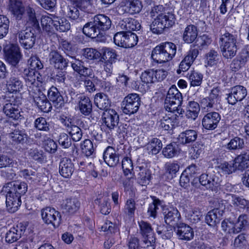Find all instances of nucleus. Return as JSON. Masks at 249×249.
Segmentation results:
<instances>
[{
  "instance_id": "1",
  "label": "nucleus",
  "mask_w": 249,
  "mask_h": 249,
  "mask_svg": "<svg viewBox=\"0 0 249 249\" xmlns=\"http://www.w3.org/2000/svg\"><path fill=\"white\" fill-rule=\"evenodd\" d=\"M27 15V26L24 30L17 32L16 37L18 38L20 44L24 48L30 49L33 48L35 44L36 35L39 33L40 28L34 9L31 7L28 8Z\"/></svg>"
},
{
  "instance_id": "2",
  "label": "nucleus",
  "mask_w": 249,
  "mask_h": 249,
  "mask_svg": "<svg viewBox=\"0 0 249 249\" xmlns=\"http://www.w3.org/2000/svg\"><path fill=\"white\" fill-rule=\"evenodd\" d=\"M162 5H156L151 9L150 17H156L150 25V30L154 34H160L166 28L175 24V15L170 12H165Z\"/></svg>"
},
{
  "instance_id": "3",
  "label": "nucleus",
  "mask_w": 249,
  "mask_h": 249,
  "mask_svg": "<svg viewBox=\"0 0 249 249\" xmlns=\"http://www.w3.org/2000/svg\"><path fill=\"white\" fill-rule=\"evenodd\" d=\"M111 23L110 18L105 15H96L84 25L83 33L91 38L100 37L110 28Z\"/></svg>"
},
{
  "instance_id": "4",
  "label": "nucleus",
  "mask_w": 249,
  "mask_h": 249,
  "mask_svg": "<svg viewBox=\"0 0 249 249\" xmlns=\"http://www.w3.org/2000/svg\"><path fill=\"white\" fill-rule=\"evenodd\" d=\"M177 47L172 42H166L156 46L152 51L151 57L156 62L165 63L171 60L175 56Z\"/></svg>"
},
{
  "instance_id": "5",
  "label": "nucleus",
  "mask_w": 249,
  "mask_h": 249,
  "mask_svg": "<svg viewBox=\"0 0 249 249\" xmlns=\"http://www.w3.org/2000/svg\"><path fill=\"white\" fill-rule=\"evenodd\" d=\"M182 102V96L180 92L175 85H172L168 91L164 101V107L171 112H176L179 115L184 112L181 107Z\"/></svg>"
},
{
  "instance_id": "6",
  "label": "nucleus",
  "mask_w": 249,
  "mask_h": 249,
  "mask_svg": "<svg viewBox=\"0 0 249 249\" xmlns=\"http://www.w3.org/2000/svg\"><path fill=\"white\" fill-rule=\"evenodd\" d=\"M236 38V36L228 32L221 36L220 49L222 55L225 58L231 59L236 55L237 50Z\"/></svg>"
},
{
  "instance_id": "7",
  "label": "nucleus",
  "mask_w": 249,
  "mask_h": 249,
  "mask_svg": "<svg viewBox=\"0 0 249 249\" xmlns=\"http://www.w3.org/2000/svg\"><path fill=\"white\" fill-rule=\"evenodd\" d=\"M138 37L131 32L122 31L116 33L114 36L115 44L123 48L133 47L137 44Z\"/></svg>"
},
{
  "instance_id": "8",
  "label": "nucleus",
  "mask_w": 249,
  "mask_h": 249,
  "mask_svg": "<svg viewBox=\"0 0 249 249\" xmlns=\"http://www.w3.org/2000/svg\"><path fill=\"white\" fill-rule=\"evenodd\" d=\"M141 102V98L138 94H128L124 99L122 103L123 112L126 114H131L137 112Z\"/></svg>"
},
{
  "instance_id": "9",
  "label": "nucleus",
  "mask_w": 249,
  "mask_h": 249,
  "mask_svg": "<svg viewBox=\"0 0 249 249\" xmlns=\"http://www.w3.org/2000/svg\"><path fill=\"white\" fill-rule=\"evenodd\" d=\"M21 74L17 68H14L9 79L6 81V88L9 92L17 93L21 91L23 88V83L19 75Z\"/></svg>"
},
{
  "instance_id": "10",
  "label": "nucleus",
  "mask_w": 249,
  "mask_h": 249,
  "mask_svg": "<svg viewBox=\"0 0 249 249\" xmlns=\"http://www.w3.org/2000/svg\"><path fill=\"white\" fill-rule=\"evenodd\" d=\"M220 176L218 172L209 171L206 173L201 174L199 178V181L202 185L213 190L219 185L221 181Z\"/></svg>"
},
{
  "instance_id": "11",
  "label": "nucleus",
  "mask_w": 249,
  "mask_h": 249,
  "mask_svg": "<svg viewBox=\"0 0 249 249\" xmlns=\"http://www.w3.org/2000/svg\"><path fill=\"white\" fill-rule=\"evenodd\" d=\"M3 51L6 60L12 66L16 67L22 56L18 46L10 44L4 48Z\"/></svg>"
},
{
  "instance_id": "12",
  "label": "nucleus",
  "mask_w": 249,
  "mask_h": 249,
  "mask_svg": "<svg viewBox=\"0 0 249 249\" xmlns=\"http://www.w3.org/2000/svg\"><path fill=\"white\" fill-rule=\"evenodd\" d=\"M103 125L106 127L107 132L111 131L119 124V116L117 112L112 109L105 110L102 116Z\"/></svg>"
},
{
  "instance_id": "13",
  "label": "nucleus",
  "mask_w": 249,
  "mask_h": 249,
  "mask_svg": "<svg viewBox=\"0 0 249 249\" xmlns=\"http://www.w3.org/2000/svg\"><path fill=\"white\" fill-rule=\"evenodd\" d=\"M41 216L46 224H52L54 227H58L61 223V216L60 213L51 207L43 209L41 211Z\"/></svg>"
},
{
  "instance_id": "14",
  "label": "nucleus",
  "mask_w": 249,
  "mask_h": 249,
  "mask_svg": "<svg viewBox=\"0 0 249 249\" xmlns=\"http://www.w3.org/2000/svg\"><path fill=\"white\" fill-rule=\"evenodd\" d=\"M247 91L245 87L238 85L231 89V92L227 95V100L229 104L235 105L238 101H241L247 96Z\"/></svg>"
},
{
  "instance_id": "15",
  "label": "nucleus",
  "mask_w": 249,
  "mask_h": 249,
  "mask_svg": "<svg viewBox=\"0 0 249 249\" xmlns=\"http://www.w3.org/2000/svg\"><path fill=\"white\" fill-rule=\"evenodd\" d=\"M163 214L165 222L174 228L180 221L181 215L177 208L170 207L163 209Z\"/></svg>"
},
{
  "instance_id": "16",
  "label": "nucleus",
  "mask_w": 249,
  "mask_h": 249,
  "mask_svg": "<svg viewBox=\"0 0 249 249\" xmlns=\"http://www.w3.org/2000/svg\"><path fill=\"white\" fill-rule=\"evenodd\" d=\"M5 191L7 192L6 196L7 209L9 212L14 213L18 210L21 205V197L7 189H5Z\"/></svg>"
},
{
  "instance_id": "17",
  "label": "nucleus",
  "mask_w": 249,
  "mask_h": 249,
  "mask_svg": "<svg viewBox=\"0 0 249 249\" xmlns=\"http://www.w3.org/2000/svg\"><path fill=\"white\" fill-rule=\"evenodd\" d=\"M221 119L218 112H211L206 114L202 121L203 126L207 129L213 130L217 126V124Z\"/></svg>"
},
{
  "instance_id": "18",
  "label": "nucleus",
  "mask_w": 249,
  "mask_h": 249,
  "mask_svg": "<svg viewBox=\"0 0 249 249\" xmlns=\"http://www.w3.org/2000/svg\"><path fill=\"white\" fill-rule=\"evenodd\" d=\"M174 228L178 238L180 240H190L194 237L193 229L184 223L180 222Z\"/></svg>"
},
{
  "instance_id": "19",
  "label": "nucleus",
  "mask_w": 249,
  "mask_h": 249,
  "mask_svg": "<svg viewBox=\"0 0 249 249\" xmlns=\"http://www.w3.org/2000/svg\"><path fill=\"white\" fill-rule=\"evenodd\" d=\"M50 63L55 69L63 70L65 69L68 65L69 60L64 58L57 51H52L49 54Z\"/></svg>"
},
{
  "instance_id": "20",
  "label": "nucleus",
  "mask_w": 249,
  "mask_h": 249,
  "mask_svg": "<svg viewBox=\"0 0 249 249\" xmlns=\"http://www.w3.org/2000/svg\"><path fill=\"white\" fill-rule=\"evenodd\" d=\"M25 229L26 227L21 223L11 228L6 233L5 241L10 244L17 241L21 238Z\"/></svg>"
},
{
  "instance_id": "21",
  "label": "nucleus",
  "mask_w": 249,
  "mask_h": 249,
  "mask_svg": "<svg viewBox=\"0 0 249 249\" xmlns=\"http://www.w3.org/2000/svg\"><path fill=\"white\" fill-rule=\"evenodd\" d=\"M29 7H27L26 9ZM9 9L15 17L16 19H21L26 15V20H28L27 9H25L19 0H9Z\"/></svg>"
},
{
  "instance_id": "22",
  "label": "nucleus",
  "mask_w": 249,
  "mask_h": 249,
  "mask_svg": "<svg viewBox=\"0 0 249 249\" xmlns=\"http://www.w3.org/2000/svg\"><path fill=\"white\" fill-rule=\"evenodd\" d=\"M4 188L21 197L27 192L28 186L24 182L13 181L6 183Z\"/></svg>"
},
{
  "instance_id": "23",
  "label": "nucleus",
  "mask_w": 249,
  "mask_h": 249,
  "mask_svg": "<svg viewBox=\"0 0 249 249\" xmlns=\"http://www.w3.org/2000/svg\"><path fill=\"white\" fill-rule=\"evenodd\" d=\"M34 101L38 108L44 112H48L51 111L52 106L48 100L46 95L38 90V93L33 96Z\"/></svg>"
},
{
  "instance_id": "24",
  "label": "nucleus",
  "mask_w": 249,
  "mask_h": 249,
  "mask_svg": "<svg viewBox=\"0 0 249 249\" xmlns=\"http://www.w3.org/2000/svg\"><path fill=\"white\" fill-rule=\"evenodd\" d=\"M67 132L70 135L73 141L78 142L82 137V132L81 128L74 124L70 120L66 119L63 122Z\"/></svg>"
},
{
  "instance_id": "25",
  "label": "nucleus",
  "mask_w": 249,
  "mask_h": 249,
  "mask_svg": "<svg viewBox=\"0 0 249 249\" xmlns=\"http://www.w3.org/2000/svg\"><path fill=\"white\" fill-rule=\"evenodd\" d=\"M105 162L110 167L116 166L119 162V155L112 147L108 146L104 152Z\"/></svg>"
},
{
  "instance_id": "26",
  "label": "nucleus",
  "mask_w": 249,
  "mask_h": 249,
  "mask_svg": "<svg viewBox=\"0 0 249 249\" xmlns=\"http://www.w3.org/2000/svg\"><path fill=\"white\" fill-rule=\"evenodd\" d=\"M178 117L177 114L173 115L171 116L166 115L160 121V127L164 130H172L178 124Z\"/></svg>"
},
{
  "instance_id": "27",
  "label": "nucleus",
  "mask_w": 249,
  "mask_h": 249,
  "mask_svg": "<svg viewBox=\"0 0 249 249\" xmlns=\"http://www.w3.org/2000/svg\"><path fill=\"white\" fill-rule=\"evenodd\" d=\"M73 61H71V66L72 69L81 76L84 77H91L93 74L92 69L90 67H86L83 65V62L81 60L75 58H72Z\"/></svg>"
},
{
  "instance_id": "28",
  "label": "nucleus",
  "mask_w": 249,
  "mask_h": 249,
  "mask_svg": "<svg viewBox=\"0 0 249 249\" xmlns=\"http://www.w3.org/2000/svg\"><path fill=\"white\" fill-rule=\"evenodd\" d=\"M48 97L56 108H60L64 106L63 98L56 87L52 86L50 88L48 91Z\"/></svg>"
},
{
  "instance_id": "29",
  "label": "nucleus",
  "mask_w": 249,
  "mask_h": 249,
  "mask_svg": "<svg viewBox=\"0 0 249 249\" xmlns=\"http://www.w3.org/2000/svg\"><path fill=\"white\" fill-rule=\"evenodd\" d=\"M139 172L137 175L138 183L142 186H146L150 182L152 174L147 165L139 166Z\"/></svg>"
},
{
  "instance_id": "30",
  "label": "nucleus",
  "mask_w": 249,
  "mask_h": 249,
  "mask_svg": "<svg viewBox=\"0 0 249 249\" xmlns=\"http://www.w3.org/2000/svg\"><path fill=\"white\" fill-rule=\"evenodd\" d=\"M74 171L73 164L71 159L64 158L59 164V173L64 178L70 177Z\"/></svg>"
},
{
  "instance_id": "31",
  "label": "nucleus",
  "mask_w": 249,
  "mask_h": 249,
  "mask_svg": "<svg viewBox=\"0 0 249 249\" xmlns=\"http://www.w3.org/2000/svg\"><path fill=\"white\" fill-rule=\"evenodd\" d=\"M237 168L243 170L249 167V149L242 151L234 160Z\"/></svg>"
},
{
  "instance_id": "32",
  "label": "nucleus",
  "mask_w": 249,
  "mask_h": 249,
  "mask_svg": "<svg viewBox=\"0 0 249 249\" xmlns=\"http://www.w3.org/2000/svg\"><path fill=\"white\" fill-rule=\"evenodd\" d=\"M78 107L80 112L85 116L89 115L92 111V103L88 97L80 95L78 97Z\"/></svg>"
},
{
  "instance_id": "33",
  "label": "nucleus",
  "mask_w": 249,
  "mask_h": 249,
  "mask_svg": "<svg viewBox=\"0 0 249 249\" xmlns=\"http://www.w3.org/2000/svg\"><path fill=\"white\" fill-rule=\"evenodd\" d=\"M6 105L3 106V111L9 118L15 120H21L23 117L21 114L19 106Z\"/></svg>"
},
{
  "instance_id": "34",
  "label": "nucleus",
  "mask_w": 249,
  "mask_h": 249,
  "mask_svg": "<svg viewBox=\"0 0 249 249\" xmlns=\"http://www.w3.org/2000/svg\"><path fill=\"white\" fill-rule=\"evenodd\" d=\"M227 198L230 205L241 209L247 208L249 203V201L243 197L234 194L227 195Z\"/></svg>"
},
{
  "instance_id": "35",
  "label": "nucleus",
  "mask_w": 249,
  "mask_h": 249,
  "mask_svg": "<svg viewBox=\"0 0 249 249\" xmlns=\"http://www.w3.org/2000/svg\"><path fill=\"white\" fill-rule=\"evenodd\" d=\"M94 103L100 109L108 110L110 106V101L108 96L103 93H97L94 97Z\"/></svg>"
},
{
  "instance_id": "36",
  "label": "nucleus",
  "mask_w": 249,
  "mask_h": 249,
  "mask_svg": "<svg viewBox=\"0 0 249 249\" xmlns=\"http://www.w3.org/2000/svg\"><path fill=\"white\" fill-rule=\"evenodd\" d=\"M197 35V27L194 25H189L184 30L183 39L186 43H191L196 40Z\"/></svg>"
},
{
  "instance_id": "37",
  "label": "nucleus",
  "mask_w": 249,
  "mask_h": 249,
  "mask_svg": "<svg viewBox=\"0 0 249 249\" xmlns=\"http://www.w3.org/2000/svg\"><path fill=\"white\" fill-rule=\"evenodd\" d=\"M197 137V132L192 129L181 132L178 136L179 142L182 144H188L195 142Z\"/></svg>"
},
{
  "instance_id": "38",
  "label": "nucleus",
  "mask_w": 249,
  "mask_h": 249,
  "mask_svg": "<svg viewBox=\"0 0 249 249\" xmlns=\"http://www.w3.org/2000/svg\"><path fill=\"white\" fill-rule=\"evenodd\" d=\"M80 206L79 202L75 199H67L62 204L64 213L72 214L76 212Z\"/></svg>"
},
{
  "instance_id": "39",
  "label": "nucleus",
  "mask_w": 249,
  "mask_h": 249,
  "mask_svg": "<svg viewBox=\"0 0 249 249\" xmlns=\"http://www.w3.org/2000/svg\"><path fill=\"white\" fill-rule=\"evenodd\" d=\"M121 27L122 29L126 30L125 32H131V31L139 30L141 25L135 19L126 18L122 21Z\"/></svg>"
},
{
  "instance_id": "40",
  "label": "nucleus",
  "mask_w": 249,
  "mask_h": 249,
  "mask_svg": "<svg viewBox=\"0 0 249 249\" xmlns=\"http://www.w3.org/2000/svg\"><path fill=\"white\" fill-rule=\"evenodd\" d=\"M54 28L60 32H65L71 28L69 21L65 18H60L55 16L54 20Z\"/></svg>"
},
{
  "instance_id": "41",
  "label": "nucleus",
  "mask_w": 249,
  "mask_h": 249,
  "mask_svg": "<svg viewBox=\"0 0 249 249\" xmlns=\"http://www.w3.org/2000/svg\"><path fill=\"white\" fill-rule=\"evenodd\" d=\"M245 146L243 139L235 137L231 140L230 142L225 145V147L230 150H235L243 149Z\"/></svg>"
},
{
  "instance_id": "42",
  "label": "nucleus",
  "mask_w": 249,
  "mask_h": 249,
  "mask_svg": "<svg viewBox=\"0 0 249 249\" xmlns=\"http://www.w3.org/2000/svg\"><path fill=\"white\" fill-rule=\"evenodd\" d=\"M147 149L152 155L158 154L162 147L161 141L157 138H153L146 145Z\"/></svg>"
},
{
  "instance_id": "43",
  "label": "nucleus",
  "mask_w": 249,
  "mask_h": 249,
  "mask_svg": "<svg viewBox=\"0 0 249 249\" xmlns=\"http://www.w3.org/2000/svg\"><path fill=\"white\" fill-rule=\"evenodd\" d=\"M36 71L34 70L29 68H26L24 69L20 77L24 78L27 85H33L36 82Z\"/></svg>"
},
{
  "instance_id": "44",
  "label": "nucleus",
  "mask_w": 249,
  "mask_h": 249,
  "mask_svg": "<svg viewBox=\"0 0 249 249\" xmlns=\"http://www.w3.org/2000/svg\"><path fill=\"white\" fill-rule=\"evenodd\" d=\"M13 93L9 92L5 95L3 106L11 105L12 106H20L21 104V97Z\"/></svg>"
},
{
  "instance_id": "45",
  "label": "nucleus",
  "mask_w": 249,
  "mask_h": 249,
  "mask_svg": "<svg viewBox=\"0 0 249 249\" xmlns=\"http://www.w3.org/2000/svg\"><path fill=\"white\" fill-rule=\"evenodd\" d=\"M222 230L230 234L240 232V228H237V224L229 220H224L221 223Z\"/></svg>"
},
{
  "instance_id": "46",
  "label": "nucleus",
  "mask_w": 249,
  "mask_h": 249,
  "mask_svg": "<svg viewBox=\"0 0 249 249\" xmlns=\"http://www.w3.org/2000/svg\"><path fill=\"white\" fill-rule=\"evenodd\" d=\"M102 50V58L105 62L114 63L116 61L117 55L115 50L108 48H103Z\"/></svg>"
},
{
  "instance_id": "47",
  "label": "nucleus",
  "mask_w": 249,
  "mask_h": 249,
  "mask_svg": "<svg viewBox=\"0 0 249 249\" xmlns=\"http://www.w3.org/2000/svg\"><path fill=\"white\" fill-rule=\"evenodd\" d=\"M178 147L176 143H172L167 145L162 150L165 157L171 158L178 153Z\"/></svg>"
},
{
  "instance_id": "48",
  "label": "nucleus",
  "mask_w": 249,
  "mask_h": 249,
  "mask_svg": "<svg viewBox=\"0 0 249 249\" xmlns=\"http://www.w3.org/2000/svg\"><path fill=\"white\" fill-rule=\"evenodd\" d=\"M188 77L191 86H198L201 85L203 79V75L200 73L195 71H191L188 73Z\"/></svg>"
},
{
  "instance_id": "49",
  "label": "nucleus",
  "mask_w": 249,
  "mask_h": 249,
  "mask_svg": "<svg viewBox=\"0 0 249 249\" xmlns=\"http://www.w3.org/2000/svg\"><path fill=\"white\" fill-rule=\"evenodd\" d=\"M218 213L219 211L217 209H214L208 213L205 216V221L209 225L214 226L219 222L217 216Z\"/></svg>"
},
{
  "instance_id": "50",
  "label": "nucleus",
  "mask_w": 249,
  "mask_h": 249,
  "mask_svg": "<svg viewBox=\"0 0 249 249\" xmlns=\"http://www.w3.org/2000/svg\"><path fill=\"white\" fill-rule=\"evenodd\" d=\"M9 137L16 143L21 144L25 143L27 139V135L19 130H15L14 132L10 133Z\"/></svg>"
},
{
  "instance_id": "51",
  "label": "nucleus",
  "mask_w": 249,
  "mask_h": 249,
  "mask_svg": "<svg viewBox=\"0 0 249 249\" xmlns=\"http://www.w3.org/2000/svg\"><path fill=\"white\" fill-rule=\"evenodd\" d=\"M28 154L30 158L39 162H42L44 159L43 151L36 147L30 148L28 151Z\"/></svg>"
},
{
  "instance_id": "52",
  "label": "nucleus",
  "mask_w": 249,
  "mask_h": 249,
  "mask_svg": "<svg viewBox=\"0 0 249 249\" xmlns=\"http://www.w3.org/2000/svg\"><path fill=\"white\" fill-rule=\"evenodd\" d=\"M207 64L210 66H213L217 64L220 58V56L217 52L211 50L205 55Z\"/></svg>"
},
{
  "instance_id": "53",
  "label": "nucleus",
  "mask_w": 249,
  "mask_h": 249,
  "mask_svg": "<svg viewBox=\"0 0 249 249\" xmlns=\"http://www.w3.org/2000/svg\"><path fill=\"white\" fill-rule=\"evenodd\" d=\"M9 19L5 16L0 15V39L4 37L8 33Z\"/></svg>"
},
{
  "instance_id": "54",
  "label": "nucleus",
  "mask_w": 249,
  "mask_h": 249,
  "mask_svg": "<svg viewBox=\"0 0 249 249\" xmlns=\"http://www.w3.org/2000/svg\"><path fill=\"white\" fill-rule=\"evenodd\" d=\"M83 153L87 157H89L94 153V149L92 142L89 139L85 140L81 145Z\"/></svg>"
},
{
  "instance_id": "55",
  "label": "nucleus",
  "mask_w": 249,
  "mask_h": 249,
  "mask_svg": "<svg viewBox=\"0 0 249 249\" xmlns=\"http://www.w3.org/2000/svg\"><path fill=\"white\" fill-rule=\"evenodd\" d=\"M235 162H224L218 165V168L221 172L225 175H230L236 170V167L234 166Z\"/></svg>"
},
{
  "instance_id": "56",
  "label": "nucleus",
  "mask_w": 249,
  "mask_h": 249,
  "mask_svg": "<svg viewBox=\"0 0 249 249\" xmlns=\"http://www.w3.org/2000/svg\"><path fill=\"white\" fill-rule=\"evenodd\" d=\"M154 73L153 70H148L144 71L141 76L142 82L145 84H151L156 82V78L154 76Z\"/></svg>"
},
{
  "instance_id": "57",
  "label": "nucleus",
  "mask_w": 249,
  "mask_h": 249,
  "mask_svg": "<svg viewBox=\"0 0 249 249\" xmlns=\"http://www.w3.org/2000/svg\"><path fill=\"white\" fill-rule=\"evenodd\" d=\"M128 8V12L131 14H138L140 12L142 5L140 0H132L129 1Z\"/></svg>"
},
{
  "instance_id": "58",
  "label": "nucleus",
  "mask_w": 249,
  "mask_h": 249,
  "mask_svg": "<svg viewBox=\"0 0 249 249\" xmlns=\"http://www.w3.org/2000/svg\"><path fill=\"white\" fill-rule=\"evenodd\" d=\"M139 226L141 229V232L144 237H149L153 236V230L150 224L142 221L139 223Z\"/></svg>"
},
{
  "instance_id": "59",
  "label": "nucleus",
  "mask_w": 249,
  "mask_h": 249,
  "mask_svg": "<svg viewBox=\"0 0 249 249\" xmlns=\"http://www.w3.org/2000/svg\"><path fill=\"white\" fill-rule=\"evenodd\" d=\"M35 126L39 130L46 132L50 130V124L47 122L46 119L43 117L38 118L35 120Z\"/></svg>"
},
{
  "instance_id": "60",
  "label": "nucleus",
  "mask_w": 249,
  "mask_h": 249,
  "mask_svg": "<svg viewBox=\"0 0 249 249\" xmlns=\"http://www.w3.org/2000/svg\"><path fill=\"white\" fill-rule=\"evenodd\" d=\"M152 198L153 202L149 205L147 213L150 216L155 218L157 215V212L155 210V205H162L163 201L157 198L156 196H152Z\"/></svg>"
},
{
  "instance_id": "61",
  "label": "nucleus",
  "mask_w": 249,
  "mask_h": 249,
  "mask_svg": "<svg viewBox=\"0 0 249 249\" xmlns=\"http://www.w3.org/2000/svg\"><path fill=\"white\" fill-rule=\"evenodd\" d=\"M28 64L30 65V69L34 70H40L43 68V65L41 63L39 58L36 55H32L28 61Z\"/></svg>"
},
{
  "instance_id": "62",
  "label": "nucleus",
  "mask_w": 249,
  "mask_h": 249,
  "mask_svg": "<svg viewBox=\"0 0 249 249\" xmlns=\"http://www.w3.org/2000/svg\"><path fill=\"white\" fill-rule=\"evenodd\" d=\"M122 166L124 174L125 176L131 173V171H133V165L132 160L128 157H125L123 159L122 161Z\"/></svg>"
},
{
  "instance_id": "63",
  "label": "nucleus",
  "mask_w": 249,
  "mask_h": 249,
  "mask_svg": "<svg viewBox=\"0 0 249 249\" xmlns=\"http://www.w3.org/2000/svg\"><path fill=\"white\" fill-rule=\"evenodd\" d=\"M247 236L245 234H239L234 239V246L235 247L243 248L248 244Z\"/></svg>"
},
{
  "instance_id": "64",
  "label": "nucleus",
  "mask_w": 249,
  "mask_h": 249,
  "mask_svg": "<svg viewBox=\"0 0 249 249\" xmlns=\"http://www.w3.org/2000/svg\"><path fill=\"white\" fill-rule=\"evenodd\" d=\"M155 240L153 236L144 237L143 241L141 243V249H155Z\"/></svg>"
}]
</instances>
